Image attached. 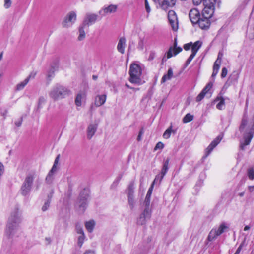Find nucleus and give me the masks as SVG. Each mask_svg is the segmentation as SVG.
Wrapping results in <instances>:
<instances>
[{"mask_svg": "<svg viewBox=\"0 0 254 254\" xmlns=\"http://www.w3.org/2000/svg\"><path fill=\"white\" fill-rule=\"evenodd\" d=\"M240 131L243 133L244 141L241 143V149L244 150L246 146L249 145L254 134V115L251 121H249L247 112L243 115L239 127Z\"/></svg>", "mask_w": 254, "mask_h": 254, "instance_id": "f257e3e1", "label": "nucleus"}, {"mask_svg": "<svg viewBox=\"0 0 254 254\" xmlns=\"http://www.w3.org/2000/svg\"><path fill=\"white\" fill-rule=\"evenodd\" d=\"M22 219L21 213L18 208H14L11 212L7 221L5 233L8 238H12L17 233L20 229L19 224Z\"/></svg>", "mask_w": 254, "mask_h": 254, "instance_id": "f03ea898", "label": "nucleus"}, {"mask_svg": "<svg viewBox=\"0 0 254 254\" xmlns=\"http://www.w3.org/2000/svg\"><path fill=\"white\" fill-rule=\"evenodd\" d=\"M37 177L35 171H30L27 173L24 181L21 187L22 195L26 196L30 192L34 179Z\"/></svg>", "mask_w": 254, "mask_h": 254, "instance_id": "7ed1b4c3", "label": "nucleus"}, {"mask_svg": "<svg viewBox=\"0 0 254 254\" xmlns=\"http://www.w3.org/2000/svg\"><path fill=\"white\" fill-rule=\"evenodd\" d=\"M70 94V91L67 88L62 85L54 87L50 93V96L55 100L65 98Z\"/></svg>", "mask_w": 254, "mask_h": 254, "instance_id": "20e7f679", "label": "nucleus"}, {"mask_svg": "<svg viewBox=\"0 0 254 254\" xmlns=\"http://www.w3.org/2000/svg\"><path fill=\"white\" fill-rule=\"evenodd\" d=\"M228 225L225 222L222 223L218 228H213L209 232L206 241L211 242L215 240L217 237L228 229Z\"/></svg>", "mask_w": 254, "mask_h": 254, "instance_id": "39448f33", "label": "nucleus"}, {"mask_svg": "<svg viewBox=\"0 0 254 254\" xmlns=\"http://www.w3.org/2000/svg\"><path fill=\"white\" fill-rule=\"evenodd\" d=\"M76 20V14L74 11L69 12L63 20L62 24L64 28L71 27L75 22Z\"/></svg>", "mask_w": 254, "mask_h": 254, "instance_id": "423d86ee", "label": "nucleus"}, {"mask_svg": "<svg viewBox=\"0 0 254 254\" xmlns=\"http://www.w3.org/2000/svg\"><path fill=\"white\" fill-rule=\"evenodd\" d=\"M89 197L88 191L84 190L80 193L79 200L77 203L79 207V211L84 212L87 206V200Z\"/></svg>", "mask_w": 254, "mask_h": 254, "instance_id": "0eeeda50", "label": "nucleus"}, {"mask_svg": "<svg viewBox=\"0 0 254 254\" xmlns=\"http://www.w3.org/2000/svg\"><path fill=\"white\" fill-rule=\"evenodd\" d=\"M142 71L141 67L137 64H132L130 67L129 74L132 79H139Z\"/></svg>", "mask_w": 254, "mask_h": 254, "instance_id": "6e6552de", "label": "nucleus"}, {"mask_svg": "<svg viewBox=\"0 0 254 254\" xmlns=\"http://www.w3.org/2000/svg\"><path fill=\"white\" fill-rule=\"evenodd\" d=\"M223 137V134H220L211 142L210 144L206 149L205 155L203 157V159L206 158L211 153L213 149L219 143Z\"/></svg>", "mask_w": 254, "mask_h": 254, "instance_id": "1a4fd4ad", "label": "nucleus"}, {"mask_svg": "<svg viewBox=\"0 0 254 254\" xmlns=\"http://www.w3.org/2000/svg\"><path fill=\"white\" fill-rule=\"evenodd\" d=\"M169 23L174 31H177L178 29V22L177 16L173 10H170L168 14Z\"/></svg>", "mask_w": 254, "mask_h": 254, "instance_id": "9d476101", "label": "nucleus"}, {"mask_svg": "<svg viewBox=\"0 0 254 254\" xmlns=\"http://www.w3.org/2000/svg\"><path fill=\"white\" fill-rule=\"evenodd\" d=\"M151 215V209L145 208L143 212L140 215L139 218L137 220V224L142 225L146 223L147 220L150 219Z\"/></svg>", "mask_w": 254, "mask_h": 254, "instance_id": "9b49d317", "label": "nucleus"}, {"mask_svg": "<svg viewBox=\"0 0 254 254\" xmlns=\"http://www.w3.org/2000/svg\"><path fill=\"white\" fill-rule=\"evenodd\" d=\"M170 159L167 158L164 162L162 168L161 169L160 174L157 175L153 181V183H154L156 181L159 180V182H161L164 176L166 174L167 172L169 169V163Z\"/></svg>", "mask_w": 254, "mask_h": 254, "instance_id": "f8f14e48", "label": "nucleus"}, {"mask_svg": "<svg viewBox=\"0 0 254 254\" xmlns=\"http://www.w3.org/2000/svg\"><path fill=\"white\" fill-rule=\"evenodd\" d=\"M182 50V48L181 47H177V48H173L170 47L168 50V51L166 53V54L162 58V63L166 62L167 59L171 58L173 55L175 56L177 55L179 53L181 52Z\"/></svg>", "mask_w": 254, "mask_h": 254, "instance_id": "ddd939ff", "label": "nucleus"}, {"mask_svg": "<svg viewBox=\"0 0 254 254\" xmlns=\"http://www.w3.org/2000/svg\"><path fill=\"white\" fill-rule=\"evenodd\" d=\"M176 2V0H160L159 6L163 10H167L169 8L173 7Z\"/></svg>", "mask_w": 254, "mask_h": 254, "instance_id": "4468645a", "label": "nucleus"}, {"mask_svg": "<svg viewBox=\"0 0 254 254\" xmlns=\"http://www.w3.org/2000/svg\"><path fill=\"white\" fill-rule=\"evenodd\" d=\"M117 6L114 4H111L107 7L103 8L99 11V14L102 16H105L107 14L114 13L117 11Z\"/></svg>", "mask_w": 254, "mask_h": 254, "instance_id": "2eb2a0df", "label": "nucleus"}, {"mask_svg": "<svg viewBox=\"0 0 254 254\" xmlns=\"http://www.w3.org/2000/svg\"><path fill=\"white\" fill-rule=\"evenodd\" d=\"M98 18V15L95 14H87L83 22V26H89L94 23Z\"/></svg>", "mask_w": 254, "mask_h": 254, "instance_id": "dca6fc26", "label": "nucleus"}, {"mask_svg": "<svg viewBox=\"0 0 254 254\" xmlns=\"http://www.w3.org/2000/svg\"><path fill=\"white\" fill-rule=\"evenodd\" d=\"M189 17L193 24H196L201 18L200 17L199 11L195 8L190 10L189 12Z\"/></svg>", "mask_w": 254, "mask_h": 254, "instance_id": "f3484780", "label": "nucleus"}, {"mask_svg": "<svg viewBox=\"0 0 254 254\" xmlns=\"http://www.w3.org/2000/svg\"><path fill=\"white\" fill-rule=\"evenodd\" d=\"M86 94L85 91L79 92L75 99V104L77 106L80 107L82 102L86 99Z\"/></svg>", "mask_w": 254, "mask_h": 254, "instance_id": "a211bd4d", "label": "nucleus"}, {"mask_svg": "<svg viewBox=\"0 0 254 254\" xmlns=\"http://www.w3.org/2000/svg\"><path fill=\"white\" fill-rule=\"evenodd\" d=\"M126 46V39L124 37H121L118 41L117 49L122 54L125 53V49Z\"/></svg>", "mask_w": 254, "mask_h": 254, "instance_id": "6ab92c4d", "label": "nucleus"}, {"mask_svg": "<svg viewBox=\"0 0 254 254\" xmlns=\"http://www.w3.org/2000/svg\"><path fill=\"white\" fill-rule=\"evenodd\" d=\"M214 7H204L202 11V17L209 19L214 13Z\"/></svg>", "mask_w": 254, "mask_h": 254, "instance_id": "aec40b11", "label": "nucleus"}, {"mask_svg": "<svg viewBox=\"0 0 254 254\" xmlns=\"http://www.w3.org/2000/svg\"><path fill=\"white\" fill-rule=\"evenodd\" d=\"M106 95H98L95 98L94 105L96 107H98L103 105L106 100Z\"/></svg>", "mask_w": 254, "mask_h": 254, "instance_id": "412c9836", "label": "nucleus"}, {"mask_svg": "<svg viewBox=\"0 0 254 254\" xmlns=\"http://www.w3.org/2000/svg\"><path fill=\"white\" fill-rule=\"evenodd\" d=\"M97 129V124H90L88 126L87 130L88 139H91L96 132Z\"/></svg>", "mask_w": 254, "mask_h": 254, "instance_id": "4be33fe9", "label": "nucleus"}, {"mask_svg": "<svg viewBox=\"0 0 254 254\" xmlns=\"http://www.w3.org/2000/svg\"><path fill=\"white\" fill-rule=\"evenodd\" d=\"M197 23L202 29H207L209 28L210 24L209 19L203 18V17L199 19Z\"/></svg>", "mask_w": 254, "mask_h": 254, "instance_id": "5701e85b", "label": "nucleus"}, {"mask_svg": "<svg viewBox=\"0 0 254 254\" xmlns=\"http://www.w3.org/2000/svg\"><path fill=\"white\" fill-rule=\"evenodd\" d=\"M153 184H154L153 183ZM153 185H152L151 187L148 190L147 194L145 197V199L144 202V204L145 206V208L151 209L150 207V197L152 192V188Z\"/></svg>", "mask_w": 254, "mask_h": 254, "instance_id": "b1692460", "label": "nucleus"}, {"mask_svg": "<svg viewBox=\"0 0 254 254\" xmlns=\"http://www.w3.org/2000/svg\"><path fill=\"white\" fill-rule=\"evenodd\" d=\"M135 183L134 180L131 181L128 186L127 190H126V192H127V195H132L134 194V190L135 189Z\"/></svg>", "mask_w": 254, "mask_h": 254, "instance_id": "393cba45", "label": "nucleus"}, {"mask_svg": "<svg viewBox=\"0 0 254 254\" xmlns=\"http://www.w3.org/2000/svg\"><path fill=\"white\" fill-rule=\"evenodd\" d=\"M130 84L126 83V86L132 89H135V85H139L143 84L145 82L144 80H129Z\"/></svg>", "mask_w": 254, "mask_h": 254, "instance_id": "a878e982", "label": "nucleus"}, {"mask_svg": "<svg viewBox=\"0 0 254 254\" xmlns=\"http://www.w3.org/2000/svg\"><path fill=\"white\" fill-rule=\"evenodd\" d=\"M201 45L202 42L200 41H197L193 44L192 43L191 53L196 54Z\"/></svg>", "mask_w": 254, "mask_h": 254, "instance_id": "bb28decb", "label": "nucleus"}, {"mask_svg": "<svg viewBox=\"0 0 254 254\" xmlns=\"http://www.w3.org/2000/svg\"><path fill=\"white\" fill-rule=\"evenodd\" d=\"M95 222L93 220H90L86 222L85 223V227L89 232H92L95 226Z\"/></svg>", "mask_w": 254, "mask_h": 254, "instance_id": "cd10ccee", "label": "nucleus"}, {"mask_svg": "<svg viewBox=\"0 0 254 254\" xmlns=\"http://www.w3.org/2000/svg\"><path fill=\"white\" fill-rule=\"evenodd\" d=\"M216 0H203V5L204 7H214V4Z\"/></svg>", "mask_w": 254, "mask_h": 254, "instance_id": "c85d7f7f", "label": "nucleus"}, {"mask_svg": "<svg viewBox=\"0 0 254 254\" xmlns=\"http://www.w3.org/2000/svg\"><path fill=\"white\" fill-rule=\"evenodd\" d=\"M85 26H83V25L79 27V35L78 36V39L79 41H81L83 39H84L85 37V33L84 30V27Z\"/></svg>", "mask_w": 254, "mask_h": 254, "instance_id": "c756f323", "label": "nucleus"}, {"mask_svg": "<svg viewBox=\"0 0 254 254\" xmlns=\"http://www.w3.org/2000/svg\"><path fill=\"white\" fill-rule=\"evenodd\" d=\"M220 68V65H218L217 62H215L213 65V72L212 74V77L215 78L216 75L217 74L219 69Z\"/></svg>", "mask_w": 254, "mask_h": 254, "instance_id": "7c9ffc66", "label": "nucleus"}, {"mask_svg": "<svg viewBox=\"0 0 254 254\" xmlns=\"http://www.w3.org/2000/svg\"><path fill=\"white\" fill-rule=\"evenodd\" d=\"M52 197V194L50 196H48V199L44 203V205L42 207V210L43 211H46L50 206L51 202V198Z\"/></svg>", "mask_w": 254, "mask_h": 254, "instance_id": "2f4dec72", "label": "nucleus"}, {"mask_svg": "<svg viewBox=\"0 0 254 254\" xmlns=\"http://www.w3.org/2000/svg\"><path fill=\"white\" fill-rule=\"evenodd\" d=\"M173 72L171 68H169L167 73L164 74L162 78V79H170L173 77Z\"/></svg>", "mask_w": 254, "mask_h": 254, "instance_id": "473e14b6", "label": "nucleus"}, {"mask_svg": "<svg viewBox=\"0 0 254 254\" xmlns=\"http://www.w3.org/2000/svg\"><path fill=\"white\" fill-rule=\"evenodd\" d=\"M247 175L250 180H253L254 179V169L253 168L248 169Z\"/></svg>", "mask_w": 254, "mask_h": 254, "instance_id": "72a5a7b5", "label": "nucleus"}, {"mask_svg": "<svg viewBox=\"0 0 254 254\" xmlns=\"http://www.w3.org/2000/svg\"><path fill=\"white\" fill-rule=\"evenodd\" d=\"M193 119V116L191 114L188 113L183 119V122L185 123L191 121Z\"/></svg>", "mask_w": 254, "mask_h": 254, "instance_id": "f704fd0d", "label": "nucleus"}, {"mask_svg": "<svg viewBox=\"0 0 254 254\" xmlns=\"http://www.w3.org/2000/svg\"><path fill=\"white\" fill-rule=\"evenodd\" d=\"M172 126L171 125L163 133V137L165 139H168L170 137L172 132Z\"/></svg>", "mask_w": 254, "mask_h": 254, "instance_id": "c9c22d12", "label": "nucleus"}, {"mask_svg": "<svg viewBox=\"0 0 254 254\" xmlns=\"http://www.w3.org/2000/svg\"><path fill=\"white\" fill-rule=\"evenodd\" d=\"M28 80H24L18 84L16 86V90L19 91L24 88V87L27 84Z\"/></svg>", "mask_w": 254, "mask_h": 254, "instance_id": "e433bc0d", "label": "nucleus"}, {"mask_svg": "<svg viewBox=\"0 0 254 254\" xmlns=\"http://www.w3.org/2000/svg\"><path fill=\"white\" fill-rule=\"evenodd\" d=\"M127 197H128V204H129L131 209H132L134 207V196H133V195H127Z\"/></svg>", "mask_w": 254, "mask_h": 254, "instance_id": "4c0bfd02", "label": "nucleus"}, {"mask_svg": "<svg viewBox=\"0 0 254 254\" xmlns=\"http://www.w3.org/2000/svg\"><path fill=\"white\" fill-rule=\"evenodd\" d=\"M239 71L238 70H235L230 74V79H237L239 78Z\"/></svg>", "mask_w": 254, "mask_h": 254, "instance_id": "58836bf2", "label": "nucleus"}, {"mask_svg": "<svg viewBox=\"0 0 254 254\" xmlns=\"http://www.w3.org/2000/svg\"><path fill=\"white\" fill-rule=\"evenodd\" d=\"M85 238V235H83V234L80 235L78 237L77 244H78V245L79 246V247H82V246L84 243Z\"/></svg>", "mask_w": 254, "mask_h": 254, "instance_id": "ea45409f", "label": "nucleus"}, {"mask_svg": "<svg viewBox=\"0 0 254 254\" xmlns=\"http://www.w3.org/2000/svg\"><path fill=\"white\" fill-rule=\"evenodd\" d=\"M53 180V174L48 173L47 176L46 177L45 181L47 183L50 184H51Z\"/></svg>", "mask_w": 254, "mask_h": 254, "instance_id": "a19ab883", "label": "nucleus"}, {"mask_svg": "<svg viewBox=\"0 0 254 254\" xmlns=\"http://www.w3.org/2000/svg\"><path fill=\"white\" fill-rule=\"evenodd\" d=\"M224 105V99H223V98H221L220 102L216 105V107L217 109L219 110H222V109H223Z\"/></svg>", "mask_w": 254, "mask_h": 254, "instance_id": "79ce46f5", "label": "nucleus"}, {"mask_svg": "<svg viewBox=\"0 0 254 254\" xmlns=\"http://www.w3.org/2000/svg\"><path fill=\"white\" fill-rule=\"evenodd\" d=\"M246 241V238H245L244 241L241 243L238 248L237 249L236 252L234 254H239L242 248L244 246H246L247 245V244L245 242Z\"/></svg>", "mask_w": 254, "mask_h": 254, "instance_id": "37998d69", "label": "nucleus"}, {"mask_svg": "<svg viewBox=\"0 0 254 254\" xmlns=\"http://www.w3.org/2000/svg\"><path fill=\"white\" fill-rule=\"evenodd\" d=\"M212 87V82L208 83L206 86L204 87V88L202 90V92L205 93V94L208 93V92L210 90V89Z\"/></svg>", "mask_w": 254, "mask_h": 254, "instance_id": "c03bdc74", "label": "nucleus"}, {"mask_svg": "<svg viewBox=\"0 0 254 254\" xmlns=\"http://www.w3.org/2000/svg\"><path fill=\"white\" fill-rule=\"evenodd\" d=\"M55 71H56L49 68L47 71V77L49 78H54Z\"/></svg>", "mask_w": 254, "mask_h": 254, "instance_id": "a18cd8bd", "label": "nucleus"}, {"mask_svg": "<svg viewBox=\"0 0 254 254\" xmlns=\"http://www.w3.org/2000/svg\"><path fill=\"white\" fill-rule=\"evenodd\" d=\"M59 65L58 61H55L51 64L50 69L57 71L58 69Z\"/></svg>", "mask_w": 254, "mask_h": 254, "instance_id": "49530a36", "label": "nucleus"}, {"mask_svg": "<svg viewBox=\"0 0 254 254\" xmlns=\"http://www.w3.org/2000/svg\"><path fill=\"white\" fill-rule=\"evenodd\" d=\"M205 93L203 92L202 91H201L199 94L196 97V101L197 102H200V101H201L203 98L204 97L205 95Z\"/></svg>", "mask_w": 254, "mask_h": 254, "instance_id": "de8ad7c7", "label": "nucleus"}, {"mask_svg": "<svg viewBox=\"0 0 254 254\" xmlns=\"http://www.w3.org/2000/svg\"><path fill=\"white\" fill-rule=\"evenodd\" d=\"M195 55H196L195 54L191 53V54L190 56V57H189V58L187 59V60L186 61V64L187 66L190 63V62L194 58V57H195Z\"/></svg>", "mask_w": 254, "mask_h": 254, "instance_id": "09e8293b", "label": "nucleus"}, {"mask_svg": "<svg viewBox=\"0 0 254 254\" xmlns=\"http://www.w3.org/2000/svg\"><path fill=\"white\" fill-rule=\"evenodd\" d=\"M37 71H32L29 76L27 77L26 79H32L33 78H35L36 77V75L37 74Z\"/></svg>", "mask_w": 254, "mask_h": 254, "instance_id": "8fccbe9b", "label": "nucleus"}, {"mask_svg": "<svg viewBox=\"0 0 254 254\" xmlns=\"http://www.w3.org/2000/svg\"><path fill=\"white\" fill-rule=\"evenodd\" d=\"M76 232L80 235H85L82 228L80 226H76Z\"/></svg>", "mask_w": 254, "mask_h": 254, "instance_id": "3c124183", "label": "nucleus"}, {"mask_svg": "<svg viewBox=\"0 0 254 254\" xmlns=\"http://www.w3.org/2000/svg\"><path fill=\"white\" fill-rule=\"evenodd\" d=\"M164 147V144L161 142H158L154 148V150H156L157 149H162Z\"/></svg>", "mask_w": 254, "mask_h": 254, "instance_id": "603ef678", "label": "nucleus"}, {"mask_svg": "<svg viewBox=\"0 0 254 254\" xmlns=\"http://www.w3.org/2000/svg\"><path fill=\"white\" fill-rule=\"evenodd\" d=\"M227 69L226 67H223L222 69V72L221 74V78H225L227 74Z\"/></svg>", "mask_w": 254, "mask_h": 254, "instance_id": "864d4df0", "label": "nucleus"}, {"mask_svg": "<svg viewBox=\"0 0 254 254\" xmlns=\"http://www.w3.org/2000/svg\"><path fill=\"white\" fill-rule=\"evenodd\" d=\"M145 9L148 13H149L151 11V8L149 5L147 0H145Z\"/></svg>", "mask_w": 254, "mask_h": 254, "instance_id": "5fc2aeb1", "label": "nucleus"}, {"mask_svg": "<svg viewBox=\"0 0 254 254\" xmlns=\"http://www.w3.org/2000/svg\"><path fill=\"white\" fill-rule=\"evenodd\" d=\"M191 46H192V42H190L189 43L185 44L184 45V49L185 50L187 51V50H190V48L191 49Z\"/></svg>", "mask_w": 254, "mask_h": 254, "instance_id": "6e6d98bb", "label": "nucleus"}, {"mask_svg": "<svg viewBox=\"0 0 254 254\" xmlns=\"http://www.w3.org/2000/svg\"><path fill=\"white\" fill-rule=\"evenodd\" d=\"M11 4V0H4V7L6 8H8L10 7Z\"/></svg>", "mask_w": 254, "mask_h": 254, "instance_id": "4d7b16f0", "label": "nucleus"}, {"mask_svg": "<svg viewBox=\"0 0 254 254\" xmlns=\"http://www.w3.org/2000/svg\"><path fill=\"white\" fill-rule=\"evenodd\" d=\"M137 48L140 50H143L144 48V43L142 40H140L139 41Z\"/></svg>", "mask_w": 254, "mask_h": 254, "instance_id": "13d9d810", "label": "nucleus"}, {"mask_svg": "<svg viewBox=\"0 0 254 254\" xmlns=\"http://www.w3.org/2000/svg\"><path fill=\"white\" fill-rule=\"evenodd\" d=\"M22 121H23V119L22 117H21L15 122V125L17 127H19L21 125Z\"/></svg>", "mask_w": 254, "mask_h": 254, "instance_id": "bf43d9fd", "label": "nucleus"}, {"mask_svg": "<svg viewBox=\"0 0 254 254\" xmlns=\"http://www.w3.org/2000/svg\"><path fill=\"white\" fill-rule=\"evenodd\" d=\"M222 57V54L220 53H219L217 59L216 60V61L215 62H217V64H218V65H220Z\"/></svg>", "mask_w": 254, "mask_h": 254, "instance_id": "052dcab7", "label": "nucleus"}, {"mask_svg": "<svg viewBox=\"0 0 254 254\" xmlns=\"http://www.w3.org/2000/svg\"><path fill=\"white\" fill-rule=\"evenodd\" d=\"M57 170V166L56 165V164H54L52 168L49 171V173L54 174V173L56 172Z\"/></svg>", "mask_w": 254, "mask_h": 254, "instance_id": "680f3d73", "label": "nucleus"}, {"mask_svg": "<svg viewBox=\"0 0 254 254\" xmlns=\"http://www.w3.org/2000/svg\"><path fill=\"white\" fill-rule=\"evenodd\" d=\"M4 172V166L2 163L0 162V176H1Z\"/></svg>", "mask_w": 254, "mask_h": 254, "instance_id": "e2e57ef3", "label": "nucleus"}, {"mask_svg": "<svg viewBox=\"0 0 254 254\" xmlns=\"http://www.w3.org/2000/svg\"><path fill=\"white\" fill-rule=\"evenodd\" d=\"M203 0H193V3L195 5H198L202 2H203Z\"/></svg>", "mask_w": 254, "mask_h": 254, "instance_id": "0e129e2a", "label": "nucleus"}, {"mask_svg": "<svg viewBox=\"0 0 254 254\" xmlns=\"http://www.w3.org/2000/svg\"><path fill=\"white\" fill-rule=\"evenodd\" d=\"M84 254H95V253L94 251L89 250L86 251Z\"/></svg>", "mask_w": 254, "mask_h": 254, "instance_id": "69168bd1", "label": "nucleus"}, {"mask_svg": "<svg viewBox=\"0 0 254 254\" xmlns=\"http://www.w3.org/2000/svg\"><path fill=\"white\" fill-rule=\"evenodd\" d=\"M45 101V99L44 97H41L39 99V104H42L44 103Z\"/></svg>", "mask_w": 254, "mask_h": 254, "instance_id": "338daca9", "label": "nucleus"}, {"mask_svg": "<svg viewBox=\"0 0 254 254\" xmlns=\"http://www.w3.org/2000/svg\"><path fill=\"white\" fill-rule=\"evenodd\" d=\"M248 190L250 192H253L254 190V186H250L248 187Z\"/></svg>", "mask_w": 254, "mask_h": 254, "instance_id": "774afa93", "label": "nucleus"}]
</instances>
